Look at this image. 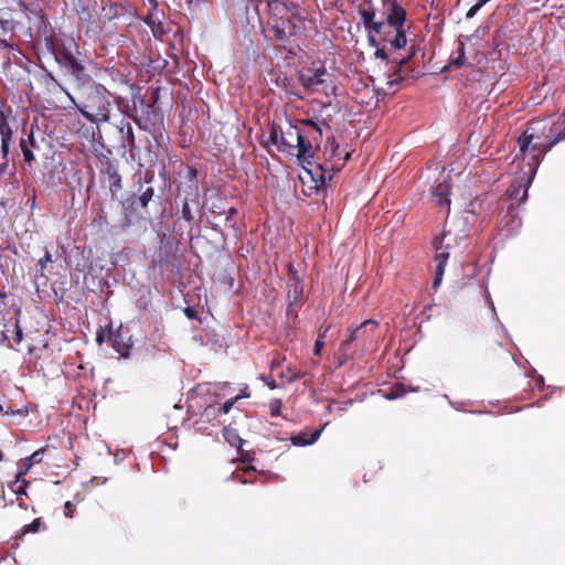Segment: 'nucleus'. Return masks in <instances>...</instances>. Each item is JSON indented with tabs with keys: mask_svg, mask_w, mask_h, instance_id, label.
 <instances>
[{
	"mask_svg": "<svg viewBox=\"0 0 565 565\" xmlns=\"http://www.w3.org/2000/svg\"><path fill=\"white\" fill-rule=\"evenodd\" d=\"M246 395H243V394H238L236 395L235 397L226 401L218 409H217V413H222V414H227L232 407L234 406V404L242 397H245Z\"/></svg>",
	"mask_w": 565,
	"mask_h": 565,
	"instance_id": "cd10ccee",
	"label": "nucleus"
},
{
	"mask_svg": "<svg viewBox=\"0 0 565 565\" xmlns=\"http://www.w3.org/2000/svg\"><path fill=\"white\" fill-rule=\"evenodd\" d=\"M319 135H321V128L318 124L313 122V121H309L308 122Z\"/></svg>",
	"mask_w": 565,
	"mask_h": 565,
	"instance_id": "de8ad7c7",
	"label": "nucleus"
},
{
	"mask_svg": "<svg viewBox=\"0 0 565 565\" xmlns=\"http://www.w3.org/2000/svg\"><path fill=\"white\" fill-rule=\"evenodd\" d=\"M255 469L253 467H248L247 469L244 470V473H248V472H252L254 471Z\"/></svg>",
	"mask_w": 565,
	"mask_h": 565,
	"instance_id": "4d7b16f0",
	"label": "nucleus"
},
{
	"mask_svg": "<svg viewBox=\"0 0 565 565\" xmlns=\"http://www.w3.org/2000/svg\"><path fill=\"white\" fill-rule=\"evenodd\" d=\"M153 194V190L151 188H148L139 198V201L141 203L142 206H146L149 202V200L151 199Z\"/></svg>",
	"mask_w": 565,
	"mask_h": 565,
	"instance_id": "c9c22d12",
	"label": "nucleus"
},
{
	"mask_svg": "<svg viewBox=\"0 0 565 565\" xmlns=\"http://www.w3.org/2000/svg\"><path fill=\"white\" fill-rule=\"evenodd\" d=\"M0 337L8 345L15 349L23 339V332L17 318H10L8 321L4 317L0 318Z\"/></svg>",
	"mask_w": 565,
	"mask_h": 565,
	"instance_id": "423d86ee",
	"label": "nucleus"
},
{
	"mask_svg": "<svg viewBox=\"0 0 565 565\" xmlns=\"http://www.w3.org/2000/svg\"><path fill=\"white\" fill-rule=\"evenodd\" d=\"M109 111H110V104L105 103L102 107H99V109L96 114L83 111V115L90 121L105 122V121H108V119H109Z\"/></svg>",
	"mask_w": 565,
	"mask_h": 565,
	"instance_id": "6ab92c4d",
	"label": "nucleus"
},
{
	"mask_svg": "<svg viewBox=\"0 0 565 565\" xmlns=\"http://www.w3.org/2000/svg\"><path fill=\"white\" fill-rule=\"evenodd\" d=\"M394 31H395V36L393 39L388 38V33H384V41L388 42L393 49L401 50L407 43L405 29L399 28V29H394Z\"/></svg>",
	"mask_w": 565,
	"mask_h": 565,
	"instance_id": "f3484780",
	"label": "nucleus"
},
{
	"mask_svg": "<svg viewBox=\"0 0 565 565\" xmlns=\"http://www.w3.org/2000/svg\"><path fill=\"white\" fill-rule=\"evenodd\" d=\"M182 216H183V218H185L186 221H191V220H192V214H191V211H190V207H189V204H188V203H184V204H183V207H182Z\"/></svg>",
	"mask_w": 565,
	"mask_h": 565,
	"instance_id": "79ce46f5",
	"label": "nucleus"
},
{
	"mask_svg": "<svg viewBox=\"0 0 565 565\" xmlns=\"http://www.w3.org/2000/svg\"><path fill=\"white\" fill-rule=\"evenodd\" d=\"M223 437L232 447L241 450L244 440L241 438L236 428L225 426L223 428Z\"/></svg>",
	"mask_w": 565,
	"mask_h": 565,
	"instance_id": "a211bd4d",
	"label": "nucleus"
},
{
	"mask_svg": "<svg viewBox=\"0 0 565 565\" xmlns=\"http://www.w3.org/2000/svg\"><path fill=\"white\" fill-rule=\"evenodd\" d=\"M103 11L105 12V17H107L108 19L116 14V8L113 4L109 6L108 9L104 8Z\"/></svg>",
	"mask_w": 565,
	"mask_h": 565,
	"instance_id": "37998d69",
	"label": "nucleus"
},
{
	"mask_svg": "<svg viewBox=\"0 0 565 565\" xmlns=\"http://www.w3.org/2000/svg\"><path fill=\"white\" fill-rule=\"evenodd\" d=\"M287 297L289 300L288 312L292 310L294 306L299 303L303 297V288L302 285H291V288L287 292Z\"/></svg>",
	"mask_w": 565,
	"mask_h": 565,
	"instance_id": "aec40b11",
	"label": "nucleus"
},
{
	"mask_svg": "<svg viewBox=\"0 0 565 565\" xmlns=\"http://www.w3.org/2000/svg\"><path fill=\"white\" fill-rule=\"evenodd\" d=\"M407 393L405 386L401 383L393 385L390 391L385 394L387 399H396L403 397Z\"/></svg>",
	"mask_w": 565,
	"mask_h": 565,
	"instance_id": "b1692460",
	"label": "nucleus"
},
{
	"mask_svg": "<svg viewBox=\"0 0 565 565\" xmlns=\"http://www.w3.org/2000/svg\"><path fill=\"white\" fill-rule=\"evenodd\" d=\"M292 279L296 280V281H299L300 278L299 277H296V276H292Z\"/></svg>",
	"mask_w": 565,
	"mask_h": 565,
	"instance_id": "e2e57ef3",
	"label": "nucleus"
},
{
	"mask_svg": "<svg viewBox=\"0 0 565 565\" xmlns=\"http://www.w3.org/2000/svg\"><path fill=\"white\" fill-rule=\"evenodd\" d=\"M408 58L401 60L399 65H404L407 62Z\"/></svg>",
	"mask_w": 565,
	"mask_h": 565,
	"instance_id": "052dcab7",
	"label": "nucleus"
},
{
	"mask_svg": "<svg viewBox=\"0 0 565 565\" xmlns=\"http://www.w3.org/2000/svg\"><path fill=\"white\" fill-rule=\"evenodd\" d=\"M490 0H479L477 3H479L481 7H483Z\"/></svg>",
	"mask_w": 565,
	"mask_h": 565,
	"instance_id": "6e6d98bb",
	"label": "nucleus"
},
{
	"mask_svg": "<svg viewBox=\"0 0 565 565\" xmlns=\"http://www.w3.org/2000/svg\"><path fill=\"white\" fill-rule=\"evenodd\" d=\"M321 433L322 429H316L313 431L303 430L292 436L290 440L294 446L303 447L315 444L319 439Z\"/></svg>",
	"mask_w": 565,
	"mask_h": 565,
	"instance_id": "ddd939ff",
	"label": "nucleus"
},
{
	"mask_svg": "<svg viewBox=\"0 0 565 565\" xmlns=\"http://www.w3.org/2000/svg\"><path fill=\"white\" fill-rule=\"evenodd\" d=\"M120 131L122 134L124 140L127 142L129 148L130 149L135 148V135H134V131H132V127L129 124H127L126 128L122 127L120 129Z\"/></svg>",
	"mask_w": 565,
	"mask_h": 565,
	"instance_id": "393cba45",
	"label": "nucleus"
},
{
	"mask_svg": "<svg viewBox=\"0 0 565 565\" xmlns=\"http://www.w3.org/2000/svg\"><path fill=\"white\" fill-rule=\"evenodd\" d=\"M189 2H191V0H189Z\"/></svg>",
	"mask_w": 565,
	"mask_h": 565,
	"instance_id": "338daca9",
	"label": "nucleus"
},
{
	"mask_svg": "<svg viewBox=\"0 0 565 565\" xmlns=\"http://www.w3.org/2000/svg\"><path fill=\"white\" fill-rule=\"evenodd\" d=\"M184 300L186 303H189V306L184 309L185 316L190 319L196 318V310H195L194 306H190V303H192L194 301L191 298L189 291H186V294L184 295Z\"/></svg>",
	"mask_w": 565,
	"mask_h": 565,
	"instance_id": "c756f323",
	"label": "nucleus"
},
{
	"mask_svg": "<svg viewBox=\"0 0 565 565\" xmlns=\"http://www.w3.org/2000/svg\"><path fill=\"white\" fill-rule=\"evenodd\" d=\"M306 173L310 177H312L311 171L306 169Z\"/></svg>",
	"mask_w": 565,
	"mask_h": 565,
	"instance_id": "680f3d73",
	"label": "nucleus"
},
{
	"mask_svg": "<svg viewBox=\"0 0 565 565\" xmlns=\"http://www.w3.org/2000/svg\"><path fill=\"white\" fill-rule=\"evenodd\" d=\"M50 50L55 61L72 75H78L84 67L75 57L74 52L77 51V44L73 38L51 39L49 43Z\"/></svg>",
	"mask_w": 565,
	"mask_h": 565,
	"instance_id": "7ed1b4c3",
	"label": "nucleus"
},
{
	"mask_svg": "<svg viewBox=\"0 0 565 565\" xmlns=\"http://www.w3.org/2000/svg\"><path fill=\"white\" fill-rule=\"evenodd\" d=\"M1 412H3V407H2V405L0 404V413H1Z\"/></svg>",
	"mask_w": 565,
	"mask_h": 565,
	"instance_id": "69168bd1",
	"label": "nucleus"
},
{
	"mask_svg": "<svg viewBox=\"0 0 565 565\" xmlns=\"http://www.w3.org/2000/svg\"><path fill=\"white\" fill-rule=\"evenodd\" d=\"M267 385L270 390L277 388V383L274 379H270L269 381H267Z\"/></svg>",
	"mask_w": 565,
	"mask_h": 565,
	"instance_id": "8fccbe9b",
	"label": "nucleus"
},
{
	"mask_svg": "<svg viewBox=\"0 0 565 565\" xmlns=\"http://www.w3.org/2000/svg\"><path fill=\"white\" fill-rule=\"evenodd\" d=\"M77 12H78L79 19L85 22L92 21L93 17H94L93 12L85 6H81L77 9Z\"/></svg>",
	"mask_w": 565,
	"mask_h": 565,
	"instance_id": "2f4dec72",
	"label": "nucleus"
},
{
	"mask_svg": "<svg viewBox=\"0 0 565 565\" xmlns=\"http://www.w3.org/2000/svg\"><path fill=\"white\" fill-rule=\"evenodd\" d=\"M234 478H235L237 481H239L241 483H246V482H247V480H246V479H244V478H243V476H241V475H236Z\"/></svg>",
	"mask_w": 565,
	"mask_h": 565,
	"instance_id": "5fc2aeb1",
	"label": "nucleus"
},
{
	"mask_svg": "<svg viewBox=\"0 0 565 565\" xmlns=\"http://www.w3.org/2000/svg\"><path fill=\"white\" fill-rule=\"evenodd\" d=\"M484 32H486V29L478 28L472 35L466 36L465 39L467 41L479 40L484 34Z\"/></svg>",
	"mask_w": 565,
	"mask_h": 565,
	"instance_id": "58836bf2",
	"label": "nucleus"
},
{
	"mask_svg": "<svg viewBox=\"0 0 565 565\" xmlns=\"http://www.w3.org/2000/svg\"><path fill=\"white\" fill-rule=\"evenodd\" d=\"M280 362L278 360H273L270 363V369L274 370L275 367L279 366Z\"/></svg>",
	"mask_w": 565,
	"mask_h": 565,
	"instance_id": "864d4df0",
	"label": "nucleus"
},
{
	"mask_svg": "<svg viewBox=\"0 0 565 565\" xmlns=\"http://www.w3.org/2000/svg\"><path fill=\"white\" fill-rule=\"evenodd\" d=\"M450 184L447 179L440 181L433 190V196L439 205L449 206L450 200L448 199Z\"/></svg>",
	"mask_w": 565,
	"mask_h": 565,
	"instance_id": "2eb2a0df",
	"label": "nucleus"
},
{
	"mask_svg": "<svg viewBox=\"0 0 565 565\" xmlns=\"http://www.w3.org/2000/svg\"><path fill=\"white\" fill-rule=\"evenodd\" d=\"M10 414H14V412L11 408L6 411V413H4V415H10Z\"/></svg>",
	"mask_w": 565,
	"mask_h": 565,
	"instance_id": "bf43d9fd",
	"label": "nucleus"
},
{
	"mask_svg": "<svg viewBox=\"0 0 565 565\" xmlns=\"http://www.w3.org/2000/svg\"><path fill=\"white\" fill-rule=\"evenodd\" d=\"M150 3L156 7V2L153 0H150Z\"/></svg>",
	"mask_w": 565,
	"mask_h": 565,
	"instance_id": "0e129e2a",
	"label": "nucleus"
},
{
	"mask_svg": "<svg viewBox=\"0 0 565 565\" xmlns=\"http://www.w3.org/2000/svg\"><path fill=\"white\" fill-rule=\"evenodd\" d=\"M29 141H30V145H31L33 148H38V143H36L35 139H34L33 134H30V136H29Z\"/></svg>",
	"mask_w": 565,
	"mask_h": 565,
	"instance_id": "3c124183",
	"label": "nucleus"
},
{
	"mask_svg": "<svg viewBox=\"0 0 565 565\" xmlns=\"http://www.w3.org/2000/svg\"><path fill=\"white\" fill-rule=\"evenodd\" d=\"M436 257L433 282H441L445 266L450 255L460 256L467 249V234L463 231L446 230L443 236L434 243Z\"/></svg>",
	"mask_w": 565,
	"mask_h": 565,
	"instance_id": "f03ea898",
	"label": "nucleus"
},
{
	"mask_svg": "<svg viewBox=\"0 0 565 565\" xmlns=\"http://www.w3.org/2000/svg\"><path fill=\"white\" fill-rule=\"evenodd\" d=\"M270 415L273 417L279 416L281 411V402L280 399H273L269 404Z\"/></svg>",
	"mask_w": 565,
	"mask_h": 565,
	"instance_id": "f704fd0d",
	"label": "nucleus"
},
{
	"mask_svg": "<svg viewBox=\"0 0 565 565\" xmlns=\"http://www.w3.org/2000/svg\"><path fill=\"white\" fill-rule=\"evenodd\" d=\"M145 22L151 28V31L156 36L164 32L161 21L154 13H149L145 18Z\"/></svg>",
	"mask_w": 565,
	"mask_h": 565,
	"instance_id": "412c9836",
	"label": "nucleus"
},
{
	"mask_svg": "<svg viewBox=\"0 0 565 565\" xmlns=\"http://www.w3.org/2000/svg\"><path fill=\"white\" fill-rule=\"evenodd\" d=\"M375 56L381 58V60H386L387 58L386 52L383 49H377V47H376V51H375Z\"/></svg>",
	"mask_w": 565,
	"mask_h": 565,
	"instance_id": "c03bdc74",
	"label": "nucleus"
},
{
	"mask_svg": "<svg viewBox=\"0 0 565 565\" xmlns=\"http://www.w3.org/2000/svg\"><path fill=\"white\" fill-rule=\"evenodd\" d=\"M405 18V10L396 2L391 3L390 8L387 9L388 24L394 29L404 28Z\"/></svg>",
	"mask_w": 565,
	"mask_h": 565,
	"instance_id": "9d476101",
	"label": "nucleus"
},
{
	"mask_svg": "<svg viewBox=\"0 0 565 565\" xmlns=\"http://www.w3.org/2000/svg\"><path fill=\"white\" fill-rule=\"evenodd\" d=\"M482 7L479 3L473 4L466 13L467 19L473 18Z\"/></svg>",
	"mask_w": 565,
	"mask_h": 565,
	"instance_id": "ea45409f",
	"label": "nucleus"
},
{
	"mask_svg": "<svg viewBox=\"0 0 565 565\" xmlns=\"http://www.w3.org/2000/svg\"><path fill=\"white\" fill-rule=\"evenodd\" d=\"M307 375L306 372H300V371H295L294 369H291L290 366L287 367V371L286 372H280L279 373V376L281 379H286V381L288 383H294L298 380H301L303 379L305 376Z\"/></svg>",
	"mask_w": 565,
	"mask_h": 565,
	"instance_id": "4be33fe9",
	"label": "nucleus"
},
{
	"mask_svg": "<svg viewBox=\"0 0 565 565\" xmlns=\"http://www.w3.org/2000/svg\"><path fill=\"white\" fill-rule=\"evenodd\" d=\"M367 41H369V44L373 47H377L379 46V43L375 39V35L374 34H370L367 35Z\"/></svg>",
	"mask_w": 565,
	"mask_h": 565,
	"instance_id": "a18cd8bd",
	"label": "nucleus"
},
{
	"mask_svg": "<svg viewBox=\"0 0 565 565\" xmlns=\"http://www.w3.org/2000/svg\"><path fill=\"white\" fill-rule=\"evenodd\" d=\"M297 148H298V158L302 162L310 163L309 159L312 158V146L309 141L305 139V137L297 130H295Z\"/></svg>",
	"mask_w": 565,
	"mask_h": 565,
	"instance_id": "4468645a",
	"label": "nucleus"
},
{
	"mask_svg": "<svg viewBox=\"0 0 565 565\" xmlns=\"http://www.w3.org/2000/svg\"><path fill=\"white\" fill-rule=\"evenodd\" d=\"M523 162H524V167H523V175L515 179L511 185V189H510V195L513 200L518 201V203H521L523 201H525L526 196H527V190H529V186L532 182V180L529 182L527 181V178H529V174H527V160H524L522 158Z\"/></svg>",
	"mask_w": 565,
	"mask_h": 565,
	"instance_id": "6e6552de",
	"label": "nucleus"
},
{
	"mask_svg": "<svg viewBox=\"0 0 565 565\" xmlns=\"http://www.w3.org/2000/svg\"><path fill=\"white\" fill-rule=\"evenodd\" d=\"M108 339L113 349L119 353L120 356H129L130 350L132 348V341L131 337L128 335L126 331H122L121 329L110 331Z\"/></svg>",
	"mask_w": 565,
	"mask_h": 565,
	"instance_id": "0eeeda50",
	"label": "nucleus"
},
{
	"mask_svg": "<svg viewBox=\"0 0 565 565\" xmlns=\"http://www.w3.org/2000/svg\"><path fill=\"white\" fill-rule=\"evenodd\" d=\"M385 28L384 22H372L367 28H365L370 34L379 35L384 34L383 29Z\"/></svg>",
	"mask_w": 565,
	"mask_h": 565,
	"instance_id": "7c9ffc66",
	"label": "nucleus"
},
{
	"mask_svg": "<svg viewBox=\"0 0 565 565\" xmlns=\"http://www.w3.org/2000/svg\"><path fill=\"white\" fill-rule=\"evenodd\" d=\"M328 330H329V327H326V328L321 327L320 331H319V337L318 338H320V339L324 338L326 333L328 332Z\"/></svg>",
	"mask_w": 565,
	"mask_h": 565,
	"instance_id": "09e8293b",
	"label": "nucleus"
},
{
	"mask_svg": "<svg viewBox=\"0 0 565 565\" xmlns=\"http://www.w3.org/2000/svg\"><path fill=\"white\" fill-rule=\"evenodd\" d=\"M53 255L50 250L45 249L43 257H41L36 265V271L42 278L49 279L46 273H51L53 269Z\"/></svg>",
	"mask_w": 565,
	"mask_h": 565,
	"instance_id": "dca6fc26",
	"label": "nucleus"
},
{
	"mask_svg": "<svg viewBox=\"0 0 565 565\" xmlns=\"http://www.w3.org/2000/svg\"><path fill=\"white\" fill-rule=\"evenodd\" d=\"M360 15L365 28H367L372 22H374L375 13L372 9L361 10Z\"/></svg>",
	"mask_w": 565,
	"mask_h": 565,
	"instance_id": "c85d7f7f",
	"label": "nucleus"
},
{
	"mask_svg": "<svg viewBox=\"0 0 565 565\" xmlns=\"http://www.w3.org/2000/svg\"><path fill=\"white\" fill-rule=\"evenodd\" d=\"M457 54H458V56L454 60V64L459 66V65L463 64V60H465V42L462 40L459 41Z\"/></svg>",
	"mask_w": 565,
	"mask_h": 565,
	"instance_id": "473e14b6",
	"label": "nucleus"
},
{
	"mask_svg": "<svg viewBox=\"0 0 565 565\" xmlns=\"http://www.w3.org/2000/svg\"><path fill=\"white\" fill-rule=\"evenodd\" d=\"M26 460L29 461L28 465H26V468H25V471L35 462H40L42 460V457H41V452L40 451H35L33 452L29 458H26Z\"/></svg>",
	"mask_w": 565,
	"mask_h": 565,
	"instance_id": "e433bc0d",
	"label": "nucleus"
},
{
	"mask_svg": "<svg viewBox=\"0 0 565 565\" xmlns=\"http://www.w3.org/2000/svg\"><path fill=\"white\" fill-rule=\"evenodd\" d=\"M216 415H217V409L214 406H212V405H207L204 408L201 417L205 418L206 420H211V419L215 418Z\"/></svg>",
	"mask_w": 565,
	"mask_h": 565,
	"instance_id": "72a5a7b5",
	"label": "nucleus"
},
{
	"mask_svg": "<svg viewBox=\"0 0 565 565\" xmlns=\"http://www.w3.org/2000/svg\"><path fill=\"white\" fill-rule=\"evenodd\" d=\"M565 139V117L550 124L534 120L519 137L518 143L524 160H527V181L533 180L544 154L558 141Z\"/></svg>",
	"mask_w": 565,
	"mask_h": 565,
	"instance_id": "f257e3e1",
	"label": "nucleus"
},
{
	"mask_svg": "<svg viewBox=\"0 0 565 565\" xmlns=\"http://www.w3.org/2000/svg\"><path fill=\"white\" fill-rule=\"evenodd\" d=\"M0 138H1V154L4 160L3 164L8 161L10 143L12 140V129L9 126L7 119L2 117L0 119Z\"/></svg>",
	"mask_w": 565,
	"mask_h": 565,
	"instance_id": "1a4fd4ad",
	"label": "nucleus"
},
{
	"mask_svg": "<svg viewBox=\"0 0 565 565\" xmlns=\"http://www.w3.org/2000/svg\"><path fill=\"white\" fill-rule=\"evenodd\" d=\"M194 291L196 292L195 295L199 298L198 303H200V301H201V292L203 291V288L201 286H196L194 288Z\"/></svg>",
	"mask_w": 565,
	"mask_h": 565,
	"instance_id": "49530a36",
	"label": "nucleus"
},
{
	"mask_svg": "<svg viewBox=\"0 0 565 565\" xmlns=\"http://www.w3.org/2000/svg\"><path fill=\"white\" fill-rule=\"evenodd\" d=\"M521 227V218L514 211H508L500 221V230L512 235Z\"/></svg>",
	"mask_w": 565,
	"mask_h": 565,
	"instance_id": "9b49d317",
	"label": "nucleus"
},
{
	"mask_svg": "<svg viewBox=\"0 0 565 565\" xmlns=\"http://www.w3.org/2000/svg\"><path fill=\"white\" fill-rule=\"evenodd\" d=\"M324 347V342L322 339L318 338L315 342V347H313V353L316 355H319L321 353V350L322 348Z\"/></svg>",
	"mask_w": 565,
	"mask_h": 565,
	"instance_id": "a19ab883",
	"label": "nucleus"
},
{
	"mask_svg": "<svg viewBox=\"0 0 565 565\" xmlns=\"http://www.w3.org/2000/svg\"><path fill=\"white\" fill-rule=\"evenodd\" d=\"M24 473L25 471H20L17 476V480L11 484L12 491L15 492L18 495L26 494L28 483L23 481V483L19 484V479Z\"/></svg>",
	"mask_w": 565,
	"mask_h": 565,
	"instance_id": "a878e982",
	"label": "nucleus"
},
{
	"mask_svg": "<svg viewBox=\"0 0 565 565\" xmlns=\"http://www.w3.org/2000/svg\"><path fill=\"white\" fill-rule=\"evenodd\" d=\"M327 77H329L327 70L323 66H319L299 72L298 81L308 92L327 93Z\"/></svg>",
	"mask_w": 565,
	"mask_h": 565,
	"instance_id": "39448f33",
	"label": "nucleus"
},
{
	"mask_svg": "<svg viewBox=\"0 0 565 565\" xmlns=\"http://www.w3.org/2000/svg\"><path fill=\"white\" fill-rule=\"evenodd\" d=\"M376 328L377 323L375 321H363L358 328L350 332V337L348 339L340 343L341 353L345 356L352 355L353 350L351 349V345L354 342H361L362 347L364 348L365 342L374 335Z\"/></svg>",
	"mask_w": 565,
	"mask_h": 565,
	"instance_id": "20e7f679",
	"label": "nucleus"
},
{
	"mask_svg": "<svg viewBox=\"0 0 565 565\" xmlns=\"http://www.w3.org/2000/svg\"><path fill=\"white\" fill-rule=\"evenodd\" d=\"M74 511H75V505L71 501L65 502V504H64L65 515L67 518H73Z\"/></svg>",
	"mask_w": 565,
	"mask_h": 565,
	"instance_id": "4c0bfd02",
	"label": "nucleus"
},
{
	"mask_svg": "<svg viewBox=\"0 0 565 565\" xmlns=\"http://www.w3.org/2000/svg\"><path fill=\"white\" fill-rule=\"evenodd\" d=\"M36 286V294L39 295V297L41 299H52L55 303H58L61 301H63L64 299V295H63V290L60 288V290H57L55 288V285H47V284H44V285H35Z\"/></svg>",
	"mask_w": 565,
	"mask_h": 565,
	"instance_id": "f8f14e48",
	"label": "nucleus"
},
{
	"mask_svg": "<svg viewBox=\"0 0 565 565\" xmlns=\"http://www.w3.org/2000/svg\"><path fill=\"white\" fill-rule=\"evenodd\" d=\"M45 524L42 522L41 518L34 519L30 524H26L22 527V535L28 533H38L41 529H45Z\"/></svg>",
	"mask_w": 565,
	"mask_h": 565,
	"instance_id": "5701e85b",
	"label": "nucleus"
},
{
	"mask_svg": "<svg viewBox=\"0 0 565 565\" xmlns=\"http://www.w3.org/2000/svg\"><path fill=\"white\" fill-rule=\"evenodd\" d=\"M6 23H7V21H3V20L0 19V26L2 29H6Z\"/></svg>",
	"mask_w": 565,
	"mask_h": 565,
	"instance_id": "13d9d810",
	"label": "nucleus"
},
{
	"mask_svg": "<svg viewBox=\"0 0 565 565\" xmlns=\"http://www.w3.org/2000/svg\"><path fill=\"white\" fill-rule=\"evenodd\" d=\"M20 146H21V150H22V153H23V159L24 161L31 166L32 162L35 160V156L34 153L26 147L25 145V140L24 139H21L20 141Z\"/></svg>",
	"mask_w": 565,
	"mask_h": 565,
	"instance_id": "bb28decb",
	"label": "nucleus"
},
{
	"mask_svg": "<svg viewBox=\"0 0 565 565\" xmlns=\"http://www.w3.org/2000/svg\"><path fill=\"white\" fill-rule=\"evenodd\" d=\"M3 285H0V300L3 301L6 298V292L3 291Z\"/></svg>",
	"mask_w": 565,
	"mask_h": 565,
	"instance_id": "603ef678",
	"label": "nucleus"
}]
</instances>
